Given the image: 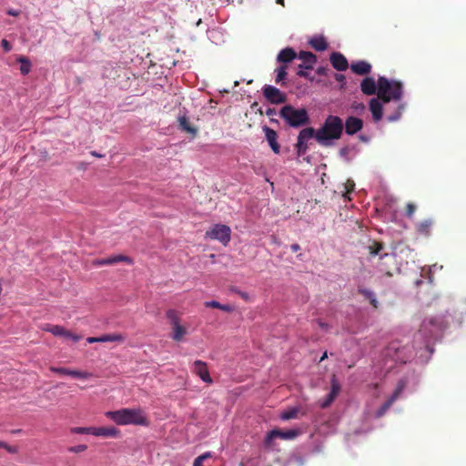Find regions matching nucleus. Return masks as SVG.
Here are the masks:
<instances>
[{"instance_id": "nucleus-40", "label": "nucleus", "mask_w": 466, "mask_h": 466, "mask_svg": "<svg viewBox=\"0 0 466 466\" xmlns=\"http://www.w3.org/2000/svg\"><path fill=\"white\" fill-rule=\"evenodd\" d=\"M210 457L209 452H206L194 460L193 466H203V461Z\"/></svg>"}, {"instance_id": "nucleus-58", "label": "nucleus", "mask_w": 466, "mask_h": 466, "mask_svg": "<svg viewBox=\"0 0 466 466\" xmlns=\"http://www.w3.org/2000/svg\"><path fill=\"white\" fill-rule=\"evenodd\" d=\"M319 326L322 328V329H327L328 328V325L326 323H323L321 321L319 322Z\"/></svg>"}, {"instance_id": "nucleus-17", "label": "nucleus", "mask_w": 466, "mask_h": 466, "mask_svg": "<svg viewBox=\"0 0 466 466\" xmlns=\"http://www.w3.org/2000/svg\"><path fill=\"white\" fill-rule=\"evenodd\" d=\"M49 370L52 372L62 374V375H68V376H71V377L76 378V379H87L91 376L90 373H88L86 371L74 370H69V369L63 368V367H53L52 366L49 368Z\"/></svg>"}, {"instance_id": "nucleus-62", "label": "nucleus", "mask_w": 466, "mask_h": 466, "mask_svg": "<svg viewBox=\"0 0 466 466\" xmlns=\"http://www.w3.org/2000/svg\"><path fill=\"white\" fill-rule=\"evenodd\" d=\"M327 358V352L323 354V356L320 358V361Z\"/></svg>"}, {"instance_id": "nucleus-49", "label": "nucleus", "mask_w": 466, "mask_h": 466, "mask_svg": "<svg viewBox=\"0 0 466 466\" xmlns=\"http://www.w3.org/2000/svg\"><path fill=\"white\" fill-rule=\"evenodd\" d=\"M335 79L341 83V87L346 84V77L341 74H335Z\"/></svg>"}, {"instance_id": "nucleus-23", "label": "nucleus", "mask_w": 466, "mask_h": 466, "mask_svg": "<svg viewBox=\"0 0 466 466\" xmlns=\"http://www.w3.org/2000/svg\"><path fill=\"white\" fill-rule=\"evenodd\" d=\"M434 224L433 219L428 218L419 222L416 225V230L420 235L428 237L431 235V228Z\"/></svg>"}, {"instance_id": "nucleus-12", "label": "nucleus", "mask_w": 466, "mask_h": 466, "mask_svg": "<svg viewBox=\"0 0 466 466\" xmlns=\"http://www.w3.org/2000/svg\"><path fill=\"white\" fill-rule=\"evenodd\" d=\"M119 262H126L129 265L133 263V260L131 258L125 256V255H115L107 258H96L93 260L92 264L94 266H106V265H112Z\"/></svg>"}, {"instance_id": "nucleus-9", "label": "nucleus", "mask_w": 466, "mask_h": 466, "mask_svg": "<svg viewBox=\"0 0 466 466\" xmlns=\"http://www.w3.org/2000/svg\"><path fill=\"white\" fill-rule=\"evenodd\" d=\"M263 96L270 104H282L287 101V95L279 88L266 85L263 87Z\"/></svg>"}, {"instance_id": "nucleus-57", "label": "nucleus", "mask_w": 466, "mask_h": 466, "mask_svg": "<svg viewBox=\"0 0 466 466\" xmlns=\"http://www.w3.org/2000/svg\"><path fill=\"white\" fill-rule=\"evenodd\" d=\"M275 113L274 108H268L266 112L267 116H272Z\"/></svg>"}, {"instance_id": "nucleus-47", "label": "nucleus", "mask_w": 466, "mask_h": 466, "mask_svg": "<svg viewBox=\"0 0 466 466\" xmlns=\"http://www.w3.org/2000/svg\"><path fill=\"white\" fill-rule=\"evenodd\" d=\"M304 68H299V70L297 72V75L300 77L308 78L309 80H313V77H310L309 73L303 70Z\"/></svg>"}, {"instance_id": "nucleus-55", "label": "nucleus", "mask_w": 466, "mask_h": 466, "mask_svg": "<svg viewBox=\"0 0 466 466\" xmlns=\"http://www.w3.org/2000/svg\"><path fill=\"white\" fill-rule=\"evenodd\" d=\"M290 249L292 252H297L300 249V246L298 243H294L290 246Z\"/></svg>"}, {"instance_id": "nucleus-43", "label": "nucleus", "mask_w": 466, "mask_h": 466, "mask_svg": "<svg viewBox=\"0 0 466 466\" xmlns=\"http://www.w3.org/2000/svg\"><path fill=\"white\" fill-rule=\"evenodd\" d=\"M416 210V206L413 203H408L406 206V216L411 218Z\"/></svg>"}, {"instance_id": "nucleus-3", "label": "nucleus", "mask_w": 466, "mask_h": 466, "mask_svg": "<svg viewBox=\"0 0 466 466\" xmlns=\"http://www.w3.org/2000/svg\"><path fill=\"white\" fill-rule=\"evenodd\" d=\"M106 416L118 425H147L148 420L141 409H120L107 411Z\"/></svg>"}, {"instance_id": "nucleus-13", "label": "nucleus", "mask_w": 466, "mask_h": 466, "mask_svg": "<svg viewBox=\"0 0 466 466\" xmlns=\"http://www.w3.org/2000/svg\"><path fill=\"white\" fill-rule=\"evenodd\" d=\"M262 129H263V132L265 134L266 139H267L270 148L272 149V151L275 154H279V152H280V146L278 143V134H277V132L274 129H272L269 127H268V126H264Z\"/></svg>"}, {"instance_id": "nucleus-54", "label": "nucleus", "mask_w": 466, "mask_h": 466, "mask_svg": "<svg viewBox=\"0 0 466 466\" xmlns=\"http://www.w3.org/2000/svg\"><path fill=\"white\" fill-rule=\"evenodd\" d=\"M86 341L88 343H96V342H99V337H88L86 339Z\"/></svg>"}, {"instance_id": "nucleus-38", "label": "nucleus", "mask_w": 466, "mask_h": 466, "mask_svg": "<svg viewBox=\"0 0 466 466\" xmlns=\"http://www.w3.org/2000/svg\"><path fill=\"white\" fill-rule=\"evenodd\" d=\"M0 449H5L10 454H16L19 451L17 446H11L5 441H0Z\"/></svg>"}, {"instance_id": "nucleus-60", "label": "nucleus", "mask_w": 466, "mask_h": 466, "mask_svg": "<svg viewBox=\"0 0 466 466\" xmlns=\"http://www.w3.org/2000/svg\"><path fill=\"white\" fill-rule=\"evenodd\" d=\"M92 155L95 156V157H101V155L96 153V152H92Z\"/></svg>"}, {"instance_id": "nucleus-44", "label": "nucleus", "mask_w": 466, "mask_h": 466, "mask_svg": "<svg viewBox=\"0 0 466 466\" xmlns=\"http://www.w3.org/2000/svg\"><path fill=\"white\" fill-rule=\"evenodd\" d=\"M350 151V148L349 147H343L339 149V156L345 159H348V155Z\"/></svg>"}, {"instance_id": "nucleus-42", "label": "nucleus", "mask_w": 466, "mask_h": 466, "mask_svg": "<svg viewBox=\"0 0 466 466\" xmlns=\"http://www.w3.org/2000/svg\"><path fill=\"white\" fill-rule=\"evenodd\" d=\"M359 292L369 300L375 297V294L371 290L366 289H359Z\"/></svg>"}, {"instance_id": "nucleus-10", "label": "nucleus", "mask_w": 466, "mask_h": 466, "mask_svg": "<svg viewBox=\"0 0 466 466\" xmlns=\"http://www.w3.org/2000/svg\"><path fill=\"white\" fill-rule=\"evenodd\" d=\"M43 330L52 333L54 336H62L76 342L81 339V336L72 333L59 325L44 324L41 328Z\"/></svg>"}, {"instance_id": "nucleus-1", "label": "nucleus", "mask_w": 466, "mask_h": 466, "mask_svg": "<svg viewBox=\"0 0 466 466\" xmlns=\"http://www.w3.org/2000/svg\"><path fill=\"white\" fill-rule=\"evenodd\" d=\"M403 96V86L401 82L389 80L385 76H380L378 79V97L371 98L370 101V110L375 122L382 118V103L390 101H400Z\"/></svg>"}, {"instance_id": "nucleus-25", "label": "nucleus", "mask_w": 466, "mask_h": 466, "mask_svg": "<svg viewBox=\"0 0 466 466\" xmlns=\"http://www.w3.org/2000/svg\"><path fill=\"white\" fill-rule=\"evenodd\" d=\"M171 329L172 332L170 333V338L175 341H181L187 334L186 327H184L182 324L173 326Z\"/></svg>"}, {"instance_id": "nucleus-15", "label": "nucleus", "mask_w": 466, "mask_h": 466, "mask_svg": "<svg viewBox=\"0 0 466 466\" xmlns=\"http://www.w3.org/2000/svg\"><path fill=\"white\" fill-rule=\"evenodd\" d=\"M193 371L199 376V378L206 383L211 384L213 382L206 362L202 360H196L194 362Z\"/></svg>"}, {"instance_id": "nucleus-21", "label": "nucleus", "mask_w": 466, "mask_h": 466, "mask_svg": "<svg viewBox=\"0 0 466 466\" xmlns=\"http://www.w3.org/2000/svg\"><path fill=\"white\" fill-rule=\"evenodd\" d=\"M350 69L353 73L359 76L368 75L371 71V66L370 63L360 60L350 65Z\"/></svg>"}, {"instance_id": "nucleus-37", "label": "nucleus", "mask_w": 466, "mask_h": 466, "mask_svg": "<svg viewBox=\"0 0 466 466\" xmlns=\"http://www.w3.org/2000/svg\"><path fill=\"white\" fill-rule=\"evenodd\" d=\"M346 191L342 194L344 199H350L349 195L354 190L355 184L352 180H348L344 185Z\"/></svg>"}, {"instance_id": "nucleus-27", "label": "nucleus", "mask_w": 466, "mask_h": 466, "mask_svg": "<svg viewBox=\"0 0 466 466\" xmlns=\"http://www.w3.org/2000/svg\"><path fill=\"white\" fill-rule=\"evenodd\" d=\"M309 45L316 51H324L328 48V43L323 36L313 37L309 41Z\"/></svg>"}, {"instance_id": "nucleus-52", "label": "nucleus", "mask_w": 466, "mask_h": 466, "mask_svg": "<svg viewBox=\"0 0 466 466\" xmlns=\"http://www.w3.org/2000/svg\"><path fill=\"white\" fill-rule=\"evenodd\" d=\"M220 309L225 312H231L233 311V307L228 304H221Z\"/></svg>"}, {"instance_id": "nucleus-14", "label": "nucleus", "mask_w": 466, "mask_h": 466, "mask_svg": "<svg viewBox=\"0 0 466 466\" xmlns=\"http://www.w3.org/2000/svg\"><path fill=\"white\" fill-rule=\"evenodd\" d=\"M363 127V121L356 116H349L344 124L345 132L352 136L360 131Z\"/></svg>"}, {"instance_id": "nucleus-20", "label": "nucleus", "mask_w": 466, "mask_h": 466, "mask_svg": "<svg viewBox=\"0 0 466 466\" xmlns=\"http://www.w3.org/2000/svg\"><path fill=\"white\" fill-rule=\"evenodd\" d=\"M298 57L303 62L299 68L312 69L313 65L317 62V56L309 51H300Z\"/></svg>"}, {"instance_id": "nucleus-59", "label": "nucleus", "mask_w": 466, "mask_h": 466, "mask_svg": "<svg viewBox=\"0 0 466 466\" xmlns=\"http://www.w3.org/2000/svg\"><path fill=\"white\" fill-rule=\"evenodd\" d=\"M277 4L284 6L285 5V1L284 0H276Z\"/></svg>"}, {"instance_id": "nucleus-34", "label": "nucleus", "mask_w": 466, "mask_h": 466, "mask_svg": "<svg viewBox=\"0 0 466 466\" xmlns=\"http://www.w3.org/2000/svg\"><path fill=\"white\" fill-rule=\"evenodd\" d=\"M404 109V105L400 104L396 109V111L387 116L388 121L394 122L400 118L402 111Z\"/></svg>"}, {"instance_id": "nucleus-7", "label": "nucleus", "mask_w": 466, "mask_h": 466, "mask_svg": "<svg viewBox=\"0 0 466 466\" xmlns=\"http://www.w3.org/2000/svg\"><path fill=\"white\" fill-rule=\"evenodd\" d=\"M408 351L407 347L400 348L399 342H391L388 346L385 354L395 362L406 363L410 357V354H407Z\"/></svg>"}, {"instance_id": "nucleus-51", "label": "nucleus", "mask_w": 466, "mask_h": 466, "mask_svg": "<svg viewBox=\"0 0 466 466\" xmlns=\"http://www.w3.org/2000/svg\"><path fill=\"white\" fill-rule=\"evenodd\" d=\"M238 295H239L245 301L250 300V297L247 292L238 290Z\"/></svg>"}, {"instance_id": "nucleus-45", "label": "nucleus", "mask_w": 466, "mask_h": 466, "mask_svg": "<svg viewBox=\"0 0 466 466\" xmlns=\"http://www.w3.org/2000/svg\"><path fill=\"white\" fill-rule=\"evenodd\" d=\"M205 306L207 308H214V309H220V306L221 304L216 300H211V301H207L205 302Z\"/></svg>"}, {"instance_id": "nucleus-48", "label": "nucleus", "mask_w": 466, "mask_h": 466, "mask_svg": "<svg viewBox=\"0 0 466 466\" xmlns=\"http://www.w3.org/2000/svg\"><path fill=\"white\" fill-rule=\"evenodd\" d=\"M1 46L5 52H9L12 49L11 44L6 39L1 41Z\"/></svg>"}, {"instance_id": "nucleus-41", "label": "nucleus", "mask_w": 466, "mask_h": 466, "mask_svg": "<svg viewBox=\"0 0 466 466\" xmlns=\"http://www.w3.org/2000/svg\"><path fill=\"white\" fill-rule=\"evenodd\" d=\"M86 449H87L86 445L80 444V445H76V446H73V447L68 448V451L70 452H74V453H80V452L85 451Z\"/></svg>"}, {"instance_id": "nucleus-22", "label": "nucleus", "mask_w": 466, "mask_h": 466, "mask_svg": "<svg viewBox=\"0 0 466 466\" xmlns=\"http://www.w3.org/2000/svg\"><path fill=\"white\" fill-rule=\"evenodd\" d=\"M360 89L361 92L367 96H372L375 93L378 94V85L376 86L374 79L371 77H366L361 81Z\"/></svg>"}, {"instance_id": "nucleus-46", "label": "nucleus", "mask_w": 466, "mask_h": 466, "mask_svg": "<svg viewBox=\"0 0 466 466\" xmlns=\"http://www.w3.org/2000/svg\"><path fill=\"white\" fill-rule=\"evenodd\" d=\"M333 400H329V398L326 397L320 403L319 407L322 409H326L331 405Z\"/></svg>"}, {"instance_id": "nucleus-6", "label": "nucleus", "mask_w": 466, "mask_h": 466, "mask_svg": "<svg viewBox=\"0 0 466 466\" xmlns=\"http://www.w3.org/2000/svg\"><path fill=\"white\" fill-rule=\"evenodd\" d=\"M205 238L218 240L224 246H227L231 238V229L228 226L216 224L206 231Z\"/></svg>"}, {"instance_id": "nucleus-63", "label": "nucleus", "mask_w": 466, "mask_h": 466, "mask_svg": "<svg viewBox=\"0 0 466 466\" xmlns=\"http://www.w3.org/2000/svg\"><path fill=\"white\" fill-rule=\"evenodd\" d=\"M231 290H232L233 292H235V293H237V294H238V289L237 288H232V289H231Z\"/></svg>"}, {"instance_id": "nucleus-4", "label": "nucleus", "mask_w": 466, "mask_h": 466, "mask_svg": "<svg viewBox=\"0 0 466 466\" xmlns=\"http://www.w3.org/2000/svg\"><path fill=\"white\" fill-rule=\"evenodd\" d=\"M448 328V320L445 316L426 318L420 328V334L428 339H437Z\"/></svg>"}, {"instance_id": "nucleus-18", "label": "nucleus", "mask_w": 466, "mask_h": 466, "mask_svg": "<svg viewBox=\"0 0 466 466\" xmlns=\"http://www.w3.org/2000/svg\"><path fill=\"white\" fill-rule=\"evenodd\" d=\"M332 66L338 71H345L349 67L347 58L339 52H333L329 57Z\"/></svg>"}, {"instance_id": "nucleus-53", "label": "nucleus", "mask_w": 466, "mask_h": 466, "mask_svg": "<svg viewBox=\"0 0 466 466\" xmlns=\"http://www.w3.org/2000/svg\"><path fill=\"white\" fill-rule=\"evenodd\" d=\"M7 14H8L9 15H12V16H18V15H19V14H20V11H19V10H15V9H9V10L7 11Z\"/></svg>"}, {"instance_id": "nucleus-31", "label": "nucleus", "mask_w": 466, "mask_h": 466, "mask_svg": "<svg viewBox=\"0 0 466 466\" xmlns=\"http://www.w3.org/2000/svg\"><path fill=\"white\" fill-rule=\"evenodd\" d=\"M16 61L21 64V74L24 76L27 75L30 72L32 66L30 60L25 56H20L17 57Z\"/></svg>"}, {"instance_id": "nucleus-5", "label": "nucleus", "mask_w": 466, "mask_h": 466, "mask_svg": "<svg viewBox=\"0 0 466 466\" xmlns=\"http://www.w3.org/2000/svg\"><path fill=\"white\" fill-rule=\"evenodd\" d=\"M279 116L292 127H299L309 123V116L305 108H295L291 105L284 106L279 111Z\"/></svg>"}, {"instance_id": "nucleus-2", "label": "nucleus", "mask_w": 466, "mask_h": 466, "mask_svg": "<svg viewBox=\"0 0 466 466\" xmlns=\"http://www.w3.org/2000/svg\"><path fill=\"white\" fill-rule=\"evenodd\" d=\"M344 123L338 116L329 115L323 125L316 131L315 139L322 146H329V141L339 139L343 134Z\"/></svg>"}, {"instance_id": "nucleus-36", "label": "nucleus", "mask_w": 466, "mask_h": 466, "mask_svg": "<svg viewBox=\"0 0 466 466\" xmlns=\"http://www.w3.org/2000/svg\"><path fill=\"white\" fill-rule=\"evenodd\" d=\"M93 427H74L70 431L76 434H92Z\"/></svg>"}, {"instance_id": "nucleus-30", "label": "nucleus", "mask_w": 466, "mask_h": 466, "mask_svg": "<svg viewBox=\"0 0 466 466\" xmlns=\"http://www.w3.org/2000/svg\"><path fill=\"white\" fill-rule=\"evenodd\" d=\"M167 319L171 327L181 324L179 313L175 309H168L166 312Z\"/></svg>"}, {"instance_id": "nucleus-50", "label": "nucleus", "mask_w": 466, "mask_h": 466, "mask_svg": "<svg viewBox=\"0 0 466 466\" xmlns=\"http://www.w3.org/2000/svg\"><path fill=\"white\" fill-rule=\"evenodd\" d=\"M328 70L329 69L327 67H325V66H319V67L317 68L316 73L319 76H325V75H327Z\"/></svg>"}, {"instance_id": "nucleus-56", "label": "nucleus", "mask_w": 466, "mask_h": 466, "mask_svg": "<svg viewBox=\"0 0 466 466\" xmlns=\"http://www.w3.org/2000/svg\"><path fill=\"white\" fill-rule=\"evenodd\" d=\"M370 304L373 306V308L377 309L378 308V300L376 299V296L374 298H372L370 300Z\"/></svg>"}, {"instance_id": "nucleus-32", "label": "nucleus", "mask_w": 466, "mask_h": 466, "mask_svg": "<svg viewBox=\"0 0 466 466\" xmlns=\"http://www.w3.org/2000/svg\"><path fill=\"white\" fill-rule=\"evenodd\" d=\"M315 135L316 131L313 127H306L299 132L298 138L299 140L307 141L312 137H315Z\"/></svg>"}, {"instance_id": "nucleus-19", "label": "nucleus", "mask_w": 466, "mask_h": 466, "mask_svg": "<svg viewBox=\"0 0 466 466\" xmlns=\"http://www.w3.org/2000/svg\"><path fill=\"white\" fill-rule=\"evenodd\" d=\"M299 55L291 47H286L279 51L277 56V61L281 65H288L293 61Z\"/></svg>"}, {"instance_id": "nucleus-39", "label": "nucleus", "mask_w": 466, "mask_h": 466, "mask_svg": "<svg viewBox=\"0 0 466 466\" xmlns=\"http://www.w3.org/2000/svg\"><path fill=\"white\" fill-rule=\"evenodd\" d=\"M369 248L370 255L376 256L382 250L383 245L380 242H374Z\"/></svg>"}, {"instance_id": "nucleus-64", "label": "nucleus", "mask_w": 466, "mask_h": 466, "mask_svg": "<svg viewBox=\"0 0 466 466\" xmlns=\"http://www.w3.org/2000/svg\"><path fill=\"white\" fill-rule=\"evenodd\" d=\"M231 0H228V2H230Z\"/></svg>"}, {"instance_id": "nucleus-24", "label": "nucleus", "mask_w": 466, "mask_h": 466, "mask_svg": "<svg viewBox=\"0 0 466 466\" xmlns=\"http://www.w3.org/2000/svg\"><path fill=\"white\" fill-rule=\"evenodd\" d=\"M288 65H280L275 69L276 77H275V83L280 86L286 85V78L288 76Z\"/></svg>"}, {"instance_id": "nucleus-61", "label": "nucleus", "mask_w": 466, "mask_h": 466, "mask_svg": "<svg viewBox=\"0 0 466 466\" xmlns=\"http://www.w3.org/2000/svg\"><path fill=\"white\" fill-rule=\"evenodd\" d=\"M21 431H22V430L18 429V430H14V431H12L11 432H12V433H19V432H21Z\"/></svg>"}, {"instance_id": "nucleus-8", "label": "nucleus", "mask_w": 466, "mask_h": 466, "mask_svg": "<svg viewBox=\"0 0 466 466\" xmlns=\"http://www.w3.org/2000/svg\"><path fill=\"white\" fill-rule=\"evenodd\" d=\"M297 435L298 431L295 430L281 431L279 429H274L268 432L264 441V444L267 448H272L274 445L273 441L276 438L291 440L294 439Z\"/></svg>"}, {"instance_id": "nucleus-28", "label": "nucleus", "mask_w": 466, "mask_h": 466, "mask_svg": "<svg viewBox=\"0 0 466 466\" xmlns=\"http://www.w3.org/2000/svg\"><path fill=\"white\" fill-rule=\"evenodd\" d=\"M330 386H331V389H330L329 393L327 395V397L329 398V400L334 401L336 397L339 395V393L340 391V388H341L340 384L337 380L335 375L332 376V379L330 381Z\"/></svg>"}, {"instance_id": "nucleus-35", "label": "nucleus", "mask_w": 466, "mask_h": 466, "mask_svg": "<svg viewBox=\"0 0 466 466\" xmlns=\"http://www.w3.org/2000/svg\"><path fill=\"white\" fill-rule=\"evenodd\" d=\"M295 147H296V150H297V155L299 157L304 155L308 149V145L306 143V141L304 140H299V138L297 139V143L295 145Z\"/></svg>"}, {"instance_id": "nucleus-29", "label": "nucleus", "mask_w": 466, "mask_h": 466, "mask_svg": "<svg viewBox=\"0 0 466 466\" xmlns=\"http://www.w3.org/2000/svg\"><path fill=\"white\" fill-rule=\"evenodd\" d=\"M125 337L119 333L105 334L99 337V342H123Z\"/></svg>"}, {"instance_id": "nucleus-11", "label": "nucleus", "mask_w": 466, "mask_h": 466, "mask_svg": "<svg viewBox=\"0 0 466 466\" xmlns=\"http://www.w3.org/2000/svg\"><path fill=\"white\" fill-rule=\"evenodd\" d=\"M406 386V382L404 380H400L397 384L395 390L390 399L377 410L376 417L380 418L385 414V412L391 407V405L395 402V400L399 398V396L403 391Z\"/></svg>"}, {"instance_id": "nucleus-33", "label": "nucleus", "mask_w": 466, "mask_h": 466, "mask_svg": "<svg viewBox=\"0 0 466 466\" xmlns=\"http://www.w3.org/2000/svg\"><path fill=\"white\" fill-rule=\"evenodd\" d=\"M299 411V408L294 407V408H291V409H289V410L283 411L279 417L283 420L296 419L298 417Z\"/></svg>"}, {"instance_id": "nucleus-16", "label": "nucleus", "mask_w": 466, "mask_h": 466, "mask_svg": "<svg viewBox=\"0 0 466 466\" xmlns=\"http://www.w3.org/2000/svg\"><path fill=\"white\" fill-rule=\"evenodd\" d=\"M92 435L96 437L118 438L120 431L116 427H93Z\"/></svg>"}, {"instance_id": "nucleus-26", "label": "nucleus", "mask_w": 466, "mask_h": 466, "mask_svg": "<svg viewBox=\"0 0 466 466\" xmlns=\"http://www.w3.org/2000/svg\"><path fill=\"white\" fill-rule=\"evenodd\" d=\"M178 123H179L180 128L183 131L191 134L193 137L197 136L198 128L193 127V126H191V124L189 123L188 118L186 116H179L178 117Z\"/></svg>"}]
</instances>
